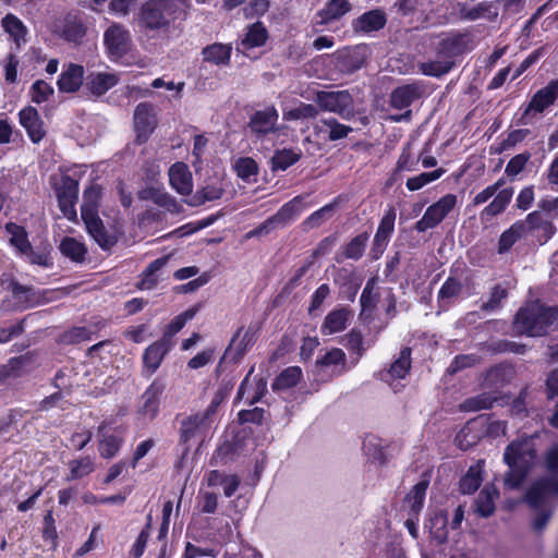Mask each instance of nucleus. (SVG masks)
I'll use <instances>...</instances> for the list:
<instances>
[{"label":"nucleus","instance_id":"obj_25","mask_svg":"<svg viewBox=\"0 0 558 558\" xmlns=\"http://www.w3.org/2000/svg\"><path fill=\"white\" fill-rule=\"evenodd\" d=\"M369 240V232L363 231L343 244L335 255V260L340 264L345 259L360 260L366 250Z\"/></svg>","mask_w":558,"mask_h":558},{"label":"nucleus","instance_id":"obj_29","mask_svg":"<svg viewBox=\"0 0 558 558\" xmlns=\"http://www.w3.org/2000/svg\"><path fill=\"white\" fill-rule=\"evenodd\" d=\"M169 181L172 186L181 195H190L193 190L192 174L186 165L177 162L169 170Z\"/></svg>","mask_w":558,"mask_h":558},{"label":"nucleus","instance_id":"obj_16","mask_svg":"<svg viewBox=\"0 0 558 558\" xmlns=\"http://www.w3.org/2000/svg\"><path fill=\"white\" fill-rule=\"evenodd\" d=\"M279 113L275 106L270 105L262 110H256L251 117L247 123V130L256 138L260 140L266 137L270 133L278 131L277 122Z\"/></svg>","mask_w":558,"mask_h":558},{"label":"nucleus","instance_id":"obj_60","mask_svg":"<svg viewBox=\"0 0 558 558\" xmlns=\"http://www.w3.org/2000/svg\"><path fill=\"white\" fill-rule=\"evenodd\" d=\"M319 109L315 105L300 102V105L284 113L286 120L314 119L318 116Z\"/></svg>","mask_w":558,"mask_h":558},{"label":"nucleus","instance_id":"obj_5","mask_svg":"<svg viewBox=\"0 0 558 558\" xmlns=\"http://www.w3.org/2000/svg\"><path fill=\"white\" fill-rule=\"evenodd\" d=\"M100 198V185L93 183L85 189L83 192V203L81 205V217L88 234L104 251H109L117 244L118 239L114 234L108 232L98 215Z\"/></svg>","mask_w":558,"mask_h":558},{"label":"nucleus","instance_id":"obj_64","mask_svg":"<svg viewBox=\"0 0 558 558\" xmlns=\"http://www.w3.org/2000/svg\"><path fill=\"white\" fill-rule=\"evenodd\" d=\"M531 157H532V155L530 151H524V153L513 156L508 161L506 169H505V173L508 177H512V178L517 177L520 172L523 171V169L525 168V166L529 162V160L531 159Z\"/></svg>","mask_w":558,"mask_h":558},{"label":"nucleus","instance_id":"obj_61","mask_svg":"<svg viewBox=\"0 0 558 558\" xmlns=\"http://www.w3.org/2000/svg\"><path fill=\"white\" fill-rule=\"evenodd\" d=\"M53 93V87L43 80L34 82L29 89L32 101L36 104L47 101Z\"/></svg>","mask_w":558,"mask_h":558},{"label":"nucleus","instance_id":"obj_23","mask_svg":"<svg viewBox=\"0 0 558 558\" xmlns=\"http://www.w3.org/2000/svg\"><path fill=\"white\" fill-rule=\"evenodd\" d=\"M268 36V31L265 25L257 21L246 27L245 34L240 43L236 44L235 49L238 52L248 56L247 51L253 48L263 47Z\"/></svg>","mask_w":558,"mask_h":558},{"label":"nucleus","instance_id":"obj_46","mask_svg":"<svg viewBox=\"0 0 558 558\" xmlns=\"http://www.w3.org/2000/svg\"><path fill=\"white\" fill-rule=\"evenodd\" d=\"M483 482L482 470L480 465H472L459 482V490L463 495L475 493Z\"/></svg>","mask_w":558,"mask_h":558},{"label":"nucleus","instance_id":"obj_41","mask_svg":"<svg viewBox=\"0 0 558 558\" xmlns=\"http://www.w3.org/2000/svg\"><path fill=\"white\" fill-rule=\"evenodd\" d=\"M1 25L15 43L17 49L26 43L27 28L16 15L8 13L2 17Z\"/></svg>","mask_w":558,"mask_h":558},{"label":"nucleus","instance_id":"obj_53","mask_svg":"<svg viewBox=\"0 0 558 558\" xmlns=\"http://www.w3.org/2000/svg\"><path fill=\"white\" fill-rule=\"evenodd\" d=\"M364 65V58L357 51H349L339 54L338 69L343 73H354Z\"/></svg>","mask_w":558,"mask_h":558},{"label":"nucleus","instance_id":"obj_37","mask_svg":"<svg viewBox=\"0 0 558 558\" xmlns=\"http://www.w3.org/2000/svg\"><path fill=\"white\" fill-rule=\"evenodd\" d=\"M352 9L349 0H328L325 7L317 12L320 24H328L332 21H337L344 14L350 12Z\"/></svg>","mask_w":558,"mask_h":558},{"label":"nucleus","instance_id":"obj_51","mask_svg":"<svg viewBox=\"0 0 558 558\" xmlns=\"http://www.w3.org/2000/svg\"><path fill=\"white\" fill-rule=\"evenodd\" d=\"M497 400L490 392H482L475 397L468 398L461 404V410L465 412H476L490 409Z\"/></svg>","mask_w":558,"mask_h":558},{"label":"nucleus","instance_id":"obj_55","mask_svg":"<svg viewBox=\"0 0 558 558\" xmlns=\"http://www.w3.org/2000/svg\"><path fill=\"white\" fill-rule=\"evenodd\" d=\"M448 514L445 511L437 512L432 519H430V534L435 539H437L440 543H444L448 538Z\"/></svg>","mask_w":558,"mask_h":558},{"label":"nucleus","instance_id":"obj_6","mask_svg":"<svg viewBox=\"0 0 558 558\" xmlns=\"http://www.w3.org/2000/svg\"><path fill=\"white\" fill-rule=\"evenodd\" d=\"M551 495H558V480L553 476L537 480L525 494V501L536 510V515L532 521V527L536 533L544 531L551 517V510L545 508Z\"/></svg>","mask_w":558,"mask_h":558},{"label":"nucleus","instance_id":"obj_48","mask_svg":"<svg viewBox=\"0 0 558 558\" xmlns=\"http://www.w3.org/2000/svg\"><path fill=\"white\" fill-rule=\"evenodd\" d=\"M223 187L221 184L213 183L206 184L202 189L197 190L195 194L192 196L189 205L191 206H201L206 202H213L221 198L223 194Z\"/></svg>","mask_w":558,"mask_h":558},{"label":"nucleus","instance_id":"obj_49","mask_svg":"<svg viewBox=\"0 0 558 558\" xmlns=\"http://www.w3.org/2000/svg\"><path fill=\"white\" fill-rule=\"evenodd\" d=\"M338 202L335 199L333 202L323 206L322 208L312 213L303 222L302 226L304 230H310L314 228H318L325 220L329 219L336 207Z\"/></svg>","mask_w":558,"mask_h":558},{"label":"nucleus","instance_id":"obj_43","mask_svg":"<svg viewBox=\"0 0 558 558\" xmlns=\"http://www.w3.org/2000/svg\"><path fill=\"white\" fill-rule=\"evenodd\" d=\"M302 157L300 149L282 148L275 150L270 159L272 171H286L289 167L296 163Z\"/></svg>","mask_w":558,"mask_h":558},{"label":"nucleus","instance_id":"obj_17","mask_svg":"<svg viewBox=\"0 0 558 558\" xmlns=\"http://www.w3.org/2000/svg\"><path fill=\"white\" fill-rule=\"evenodd\" d=\"M134 128L140 143L146 142L155 131L158 120L156 108L150 102H140L134 110Z\"/></svg>","mask_w":558,"mask_h":558},{"label":"nucleus","instance_id":"obj_4","mask_svg":"<svg viewBox=\"0 0 558 558\" xmlns=\"http://www.w3.org/2000/svg\"><path fill=\"white\" fill-rule=\"evenodd\" d=\"M557 320V306H546L534 301L518 311L513 319V330L520 336L543 337Z\"/></svg>","mask_w":558,"mask_h":558},{"label":"nucleus","instance_id":"obj_27","mask_svg":"<svg viewBox=\"0 0 558 558\" xmlns=\"http://www.w3.org/2000/svg\"><path fill=\"white\" fill-rule=\"evenodd\" d=\"M352 316L353 312L349 307L337 306L325 317L320 327L322 333L330 336L344 330Z\"/></svg>","mask_w":558,"mask_h":558},{"label":"nucleus","instance_id":"obj_44","mask_svg":"<svg viewBox=\"0 0 558 558\" xmlns=\"http://www.w3.org/2000/svg\"><path fill=\"white\" fill-rule=\"evenodd\" d=\"M302 378V371L299 366H290L283 369L274 380V391L287 390L295 387Z\"/></svg>","mask_w":558,"mask_h":558},{"label":"nucleus","instance_id":"obj_56","mask_svg":"<svg viewBox=\"0 0 558 558\" xmlns=\"http://www.w3.org/2000/svg\"><path fill=\"white\" fill-rule=\"evenodd\" d=\"M444 173L445 170L442 168H438L434 171L423 172L416 177L409 178L405 183L407 189L409 191H417L428 183L438 180Z\"/></svg>","mask_w":558,"mask_h":558},{"label":"nucleus","instance_id":"obj_10","mask_svg":"<svg viewBox=\"0 0 558 558\" xmlns=\"http://www.w3.org/2000/svg\"><path fill=\"white\" fill-rule=\"evenodd\" d=\"M457 205V195L446 194L425 210L423 217L416 221L414 229L417 232H425L436 228Z\"/></svg>","mask_w":558,"mask_h":558},{"label":"nucleus","instance_id":"obj_33","mask_svg":"<svg viewBox=\"0 0 558 558\" xmlns=\"http://www.w3.org/2000/svg\"><path fill=\"white\" fill-rule=\"evenodd\" d=\"M499 497L498 489L492 485H485L474 501L475 512L482 518H489L495 512V500Z\"/></svg>","mask_w":558,"mask_h":558},{"label":"nucleus","instance_id":"obj_28","mask_svg":"<svg viewBox=\"0 0 558 558\" xmlns=\"http://www.w3.org/2000/svg\"><path fill=\"white\" fill-rule=\"evenodd\" d=\"M119 83V77L109 72H90L85 77V86L94 96H102Z\"/></svg>","mask_w":558,"mask_h":558},{"label":"nucleus","instance_id":"obj_11","mask_svg":"<svg viewBox=\"0 0 558 558\" xmlns=\"http://www.w3.org/2000/svg\"><path fill=\"white\" fill-rule=\"evenodd\" d=\"M423 89L422 87L416 83L411 84H404L401 86L396 87L389 97V105L391 108L397 110H404L407 111L402 114L391 117L392 121L400 122V121H409L412 116V111L408 108L417 99L422 97Z\"/></svg>","mask_w":558,"mask_h":558},{"label":"nucleus","instance_id":"obj_54","mask_svg":"<svg viewBox=\"0 0 558 558\" xmlns=\"http://www.w3.org/2000/svg\"><path fill=\"white\" fill-rule=\"evenodd\" d=\"M70 466V475L68 477L71 480H80L88 474L93 473L95 470V464L90 457L86 456L80 459H74L69 462Z\"/></svg>","mask_w":558,"mask_h":558},{"label":"nucleus","instance_id":"obj_7","mask_svg":"<svg viewBox=\"0 0 558 558\" xmlns=\"http://www.w3.org/2000/svg\"><path fill=\"white\" fill-rule=\"evenodd\" d=\"M315 102L319 110L336 113L344 120H350L355 114L354 100L349 90H318Z\"/></svg>","mask_w":558,"mask_h":558},{"label":"nucleus","instance_id":"obj_40","mask_svg":"<svg viewBox=\"0 0 558 558\" xmlns=\"http://www.w3.org/2000/svg\"><path fill=\"white\" fill-rule=\"evenodd\" d=\"M169 257L163 256L153 260L142 272L137 288L141 290H151L159 282L158 272L166 266Z\"/></svg>","mask_w":558,"mask_h":558},{"label":"nucleus","instance_id":"obj_38","mask_svg":"<svg viewBox=\"0 0 558 558\" xmlns=\"http://www.w3.org/2000/svg\"><path fill=\"white\" fill-rule=\"evenodd\" d=\"M5 231L11 235L9 239L10 245L15 248L20 256H23L27 251H31L33 245L29 242L28 233L23 226L15 222H8L5 225Z\"/></svg>","mask_w":558,"mask_h":558},{"label":"nucleus","instance_id":"obj_3","mask_svg":"<svg viewBox=\"0 0 558 558\" xmlns=\"http://www.w3.org/2000/svg\"><path fill=\"white\" fill-rule=\"evenodd\" d=\"M535 437H523L511 441L505 449L504 461L509 470L505 474L504 484L508 489L521 486L536 461Z\"/></svg>","mask_w":558,"mask_h":558},{"label":"nucleus","instance_id":"obj_24","mask_svg":"<svg viewBox=\"0 0 558 558\" xmlns=\"http://www.w3.org/2000/svg\"><path fill=\"white\" fill-rule=\"evenodd\" d=\"M313 129L315 135L330 142L345 138L353 131L351 126L340 123L336 118L320 119Z\"/></svg>","mask_w":558,"mask_h":558},{"label":"nucleus","instance_id":"obj_9","mask_svg":"<svg viewBox=\"0 0 558 558\" xmlns=\"http://www.w3.org/2000/svg\"><path fill=\"white\" fill-rule=\"evenodd\" d=\"M104 44L111 60L118 61L132 49L130 31L122 24L113 23L104 33Z\"/></svg>","mask_w":558,"mask_h":558},{"label":"nucleus","instance_id":"obj_1","mask_svg":"<svg viewBox=\"0 0 558 558\" xmlns=\"http://www.w3.org/2000/svg\"><path fill=\"white\" fill-rule=\"evenodd\" d=\"M190 8L189 0H147L142 3L135 23L138 32L148 38L169 37L181 31Z\"/></svg>","mask_w":558,"mask_h":558},{"label":"nucleus","instance_id":"obj_30","mask_svg":"<svg viewBox=\"0 0 558 558\" xmlns=\"http://www.w3.org/2000/svg\"><path fill=\"white\" fill-rule=\"evenodd\" d=\"M459 13L460 17L466 21H476L483 17L494 21L498 16L494 1H483L473 8H469L465 3L460 4Z\"/></svg>","mask_w":558,"mask_h":558},{"label":"nucleus","instance_id":"obj_42","mask_svg":"<svg viewBox=\"0 0 558 558\" xmlns=\"http://www.w3.org/2000/svg\"><path fill=\"white\" fill-rule=\"evenodd\" d=\"M84 24L75 15H68L60 26L59 35L69 43L77 44L85 36Z\"/></svg>","mask_w":558,"mask_h":558},{"label":"nucleus","instance_id":"obj_57","mask_svg":"<svg viewBox=\"0 0 558 558\" xmlns=\"http://www.w3.org/2000/svg\"><path fill=\"white\" fill-rule=\"evenodd\" d=\"M93 331L85 326L73 327L64 331L60 340L64 344H77L84 341L92 340Z\"/></svg>","mask_w":558,"mask_h":558},{"label":"nucleus","instance_id":"obj_21","mask_svg":"<svg viewBox=\"0 0 558 558\" xmlns=\"http://www.w3.org/2000/svg\"><path fill=\"white\" fill-rule=\"evenodd\" d=\"M19 120L34 144H38L46 136L44 122L36 108L32 106L23 108L19 112Z\"/></svg>","mask_w":558,"mask_h":558},{"label":"nucleus","instance_id":"obj_39","mask_svg":"<svg viewBox=\"0 0 558 558\" xmlns=\"http://www.w3.org/2000/svg\"><path fill=\"white\" fill-rule=\"evenodd\" d=\"M526 235L524 223L515 221L500 234L497 247L498 254L502 255L508 253L518 241Z\"/></svg>","mask_w":558,"mask_h":558},{"label":"nucleus","instance_id":"obj_50","mask_svg":"<svg viewBox=\"0 0 558 558\" xmlns=\"http://www.w3.org/2000/svg\"><path fill=\"white\" fill-rule=\"evenodd\" d=\"M58 202H77L78 181L71 175H63L57 189Z\"/></svg>","mask_w":558,"mask_h":558},{"label":"nucleus","instance_id":"obj_2","mask_svg":"<svg viewBox=\"0 0 558 558\" xmlns=\"http://www.w3.org/2000/svg\"><path fill=\"white\" fill-rule=\"evenodd\" d=\"M471 38L468 33L458 31L441 38L435 48V59L420 63L421 72L426 76L441 77L457 66V58L470 50Z\"/></svg>","mask_w":558,"mask_h":558},{"label":"nucleus","instance_id":"obj_58","mask_svg":"<svg viewBox=\"0 0 558 558\" xmlns=\"http://www.w3.org/2000/svg\"><path fill=\"white\" fill-rule=\"evenodd\" d=\"M374 279H368L362 291L360 298L361 316L365 315L367 312H372L378 302V293L374 291Z\"/></svg>","mask_w":558,"mask_h":558},{"label":"nucleus","instance_id":"obj_35","mask_svg":"<svg viewBox=\"0 0 558 558\" xmlns=\"http://www.w3.org/2000/svg\"><path fill=\"white\" fill-rule=\"evenodd\" d=\"M231 53V44L215 43L204 47L202 50L203 60L215 65H229Z\"/></svg>","mask_w":558,"mask_h":558},{"label":"nucleus","instance_id":"obj_63","mask_svg":"<svg viewBox=\"0 0 558 558\" xmlns=\"http://www.w3.org/2000/svg\"><path fill=\"white\" fill-rule=\"evenodd\" d=\"M234 170L242 180H250L258 172L256 161L250 157H241L235 161Z\"/></svg>","mask_w":558,"mask_h":558},{"label":"nucleus","instance_id":"obj_26","mask_svg":"<svg viewBox=\"0 0 558 558\" xmlns=\"http://www.w3.org/2000/svg\"><path fill=\"white\" fill-rule=\"evenodd\" d=\"M84 74L85 70L83 65L69 63L57 81L59 92L66 94L77 92L85 80Z\"/></svg>","mask_w":558,"mask_h":558},{"label":"nucleus","instance_id":"obj_15","mask_svg":"<svg viewBox=\"0 0 558 558\" xmlns=\"http://www.w3.org/2000/svg\"><path fill=\"white\" fill-rule=\"evenodd\" d=\"M256 342V332L253 330V327H248L244 330V327L241 326L234 332L233 337L225 353L219 362V365L225 361H230L233 363H238L245 355L247 350L254 345Z\"/></svg>","mask_w":558,"mask_h":558},{"label":"nucleus","instance_id":"obj_52","mask_svg":"<svg viewBox=\"0 0 558 558\" xmlns=\"http://www.w3.org/2000/svg\"><path fill=\"white\" fill-rule=\"evenodd\" d=\"M509 295L508 288L501 283L495 284L490 289L489 298L486 302L481 305V310L484 312H496L502 307V302L507 300Z\"/></svg>","mask_w":558,"mask_h":558},{"label":"nucleus","instance_id":"obj_22","mask_svg":"<svg viewBox=\"0 0 558 558\" xmlns=\"http://www.w3.org/2000/svg\"><path fill=\"white\" fill-rule=\"evenodd\" d=\"M386 24V13L380 9H374L354 19L352 21V29L356 34H371L383 29Z\"/></svg>","mask_w":558,"mask_h":558},{"label":"nucleus","instance_id":"obj_47","mask_svg":"<svg viewBox=\"0 0 558 558\" xmlns=\"http://www.w3.org/2000/svg\"><path fill=\"white\" fill-rule=\"evenodd\" d=\"M363 450L368 460L380 465L387 462L385 447L380 438L369 435L363 441Z\"/></svg>","mask_w":558,"mask_h":558},{"label":"nucleus","instance_id":"obj_62","mask_svg":"<svg viewBox=\"0 0 558 558\" xmlns=\"http://www.w3.org/2000/svg\"><path fill=\"white\" fill-rule=\"evenodd\" d=\"M462 283L454 277H448L440 287L437 298L438 301H450L462 292Z\"/></svg>","mask_w":558,"mask_h":558},{"label":"nucleus","instance_id":"obj_13","mask_svg":"<svg viewBox=\"0 0 558 558\" xmlns=\"http://www.w3.org/2000/svg\"><path fill=\"white\" fill-rule=\"evenodd\" d=\"M558 98V80L550 81L545 87L538 89L525 107L518 124L526 125L531 114L543 113L548 107L555 104Z\"/></svg>","mask_w":558,"mask_h":558},{"label":"nucleus","instance_id":"obj_14","mask_svg":"<svg viewBox=\"0 0 558 558\" xmlns=\"http://www.w3.org/2000/svg\"><path fill=\"white\" fill-rule=\"evenodd\" d=\"M166 389V381L156 377L140 398L137 413L145 420L153 421L159 413L161 397Z\"/></svg>","mask_w":558,"mask_h":558},{"label":"nucleus","instance_id":"obj_8","mask_svg":"<svg viewBox=\"0 0 558 558\" xmlns=\"http://www.w3.org/2000/svg\"><path fill=\"white\" fill-rule=\"evenodd\" d=\"M125 434L124 426H112L108 421L101 422L97 428L99 456L107 460L117 457L124 444Z\"/></svg>","mask_w":558,"mask_h":558},{"label":"nucleus","instance_id":"obj_34","mask_svg":"<svg viewBox=\"0 0 558 558\" xmlns=\"http://www.w3.org/2000/svg\"><path fill=\"white\" fill-rule=\"evenodd\" d=\"M411 368V349L405 347L400 351L399 357L392 362L389 369L380 372V378L385 381L404 378Z\"/></svg>","mask_w":558,"mask_h":558},{"label":"nucleus","instance_id":"obj_18","mask_svg":"<svg viewBox=\"0 0 558 558\" xmlns=\"http://www.w3.org/2000/svg\"><path fill=\"white\" fill-rule=\"evenodd\" d=\"M396 210L390 207L381 217L376 233L374 235L371 255L373 259H378L388 246L391 235L395 231Z\"/></svg>","mask_w":558,"mask_h":558},{"label":"nucleus","instance_id":"obj_36","mask_svg":"<svg viewBox=\"0 0 558 558\" xmlns=\"http://www.w3.org/2000/svg\"><path fill=\"white\" fill-rule=\"evenodd\" d=\"M429 486V480L423 477L405 495L404 504L409 507V513L420 514L425 502L426 492Z\"/></svg>","mask_w":558,"mask_h":558},{"label":"nucleus","instance_id":"obj_32","mask_svg":"<svg viewBox=\"0 0 558 558\" xmlns=\"http://www.w3.org/2000/svg\"><path fill=\"white\" fill-rule=\"evenodd\" d=\"M305 197L304 195H298L283 204L280 209L272 215L276 223L283 227L294 220L305 208Z\"/></svg>","mask_w":558,"mask_h":558},{"label":"nucleus","instance_id":"obj_19","mask_svg":"<svg viewBox=\"0 0 558 558\" xmlns=\"http://www.w3.org/2000/svg\"><path fill=\"white\" fill-rule=\"evenodd\" d=\"M172 345L167 340L158 339L149 344L142 356V376L146 379L150 378L160 367L167 354L171 351Z\"/></svg>","mask_w":558,"mask_h":558},{"label":"nucleus","instance_id":"obj_20","mask_svg":"<svg viewBox=\"0 0 558 558\" xmlns=\"http://www.w3.org/2000/svg\"><path fill=\"white\" fill-rule=\"evenodd\" d=\"M504 184V179H499L494 184L488 185L489 187H493L495 197L487 206L482 209L480 214L482 220H488L502 214L510 204L514 190L513 187L501 189Z\"/></svg>","mask_w":558,"mask_h":558},{"label":"nucleus","instance_id":"obj_31","mask_svg":"<svg viewBox=\"0 0 558 558\" xmlns=\"http://www.w3.org/2000/svg\"><path fill=\"white\" fill-rule=\"evenodd\" d=\"M11 291L15 299H23L26 307H34L48 302L49 299L45 298V295L52 293L50 290L35 291L32 287L23 286L16 281L11 283Z\"/></svg>","mask_w":558,"mask_h":558},{"label":"nucleus","instance_id":"obj_45","mask_svg":"<svg viewBox=\"0 0 558 558\" xmlns=\"http://www.w3.org/2000/svg\"><path fill=\"white\" fill-rule=\"evenodd\" d=\"M59 250L63 256L70 258L72 262L82 263L85 259L87 248L76 239L65 236L62 239Z\"/></svg>","mask_w":558,"mask_h":558},{"label":"nucleus","instance_id":"obj_12","mask_svg":"<svg viewBox=\"0 0 558 558\" xmlns=\"http://www.w3.org/2000/svg\"><path fill=\"white\" fill-rule=\"evenodd\" d=\"M213 422L201 412L192 414L181 421L180 424V444L184 446L186 453L191 448V441L204 439L209 433Z\"/></svg>","mask_w":558,"mask_h":558},{"label":"nucleus","instance_id":"obj_59","mask_svg":"<svg viewBox=\"0 0 558 558\" xmlns=\"http://www.w3.org/2000/svg\"><path fill=\"white\" fill-rule=\"evenodd\" d=\"M25 364L24 356L11 357L7 364L0 366V384L9 378H17L21 376V369Z\"/></svg>","mask_w":558,"mask_h":558}]
</instances>
